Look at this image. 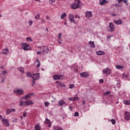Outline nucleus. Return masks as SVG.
<instances>
[{
  "label": "nucleus",
  "instance_id": "nucleus-1",
  "mask_svg": "<svg viewBox=\"0 0 130 130\" xmlns=\"http://www.w3.org/2000/svg\"><path fill=\"white\" fill-rule=\"evenodd\" d=\"M81 5V1L74 0V3L71 5V8L73 10H76L79 8V7Z\"/></svg>",
  "mask_w": 130,
  "mask_h": 130
},
{
  "label": "nucleus",
  "instance_id": "nucleus-2",
  "mask_svg": "<svg viewBox=\"0 0 130 130\" xmlns=\"http://www.w3.org/2000/svg\"><path fill=\"white\" fill-rule=\"evenodd\" d=\"M21 47L24 51H28V50L31 49V46L27 43H22L21 44Z\"/></svg>",
  "mask_w": 130,
  "mask_h": 130
},
{
  "label": "nucleus",
  "instance_id": "nucleus-3",
  "mask_svg": "<svg viewBox=\"0 0 130 130\" xmlns=\"http://www.w3.org/2000/svg\"><path fill=\"white\" fill-rule=\"evenodd\" d=\"M13 92L17 95H24V90L22 88H16L13 90Z\"/></svg>",
  "mask_w": 130,
  "mask_h": 130
},
{
  "label": "nucleus",
  "instance_id": "nucleus-4",
  "mask_svg": "<svg viewBox=\"0 0 130 130\" xmlns=\"http://www.w3.org/2000/svg\"><path fill=\"white\" fill-rule=\"evenodd\" d=\"M111 73V69L109 68H107L103 70V74L104 75H107L109 76L110 74Z\"/></svg>",
  "mask_w": 130,
  "mask_h": 130
},
{
  "label": "nucleus",
  "instance_id": "nucleus-5",
  "mask_svg": "<svg viewBox=\"0 0 130 130\" xmlns=\"http://www.w3.org/2000/svg\"><path fill=\"white\" fill-rule=\"evenodd\" d=\"M53 79L54 80H62L63 79H64V75H55L53 76Z\"/></svg>",
  "mask_w": 130,
  "mask_h": 130
},
{
  "label": "nucleus",
  "instance_id": "nucleus-6",
  "mask_svg": "<svg viewBox=\"0 0 130 130\" xmlns=\"http://www.w3.org/2000/svg\"><path fill=\"white\" fill-rule=\"evenodd\" d=\"M2 122L3 125L4 126H7L9 127L10 126V122H9V120L8 119H2Z\"/></svg>",
  "mask_w": 130,
  "mask_h": 130
},
{
  "label": "nucleus",
  "instance_id": "nucleus-7",
  "mask_svg": "<svg viewBox=\"0 0 130 130\" xmlns=\"http://www.w3.org/2000/svg\"><path fill=\"white\" fill-rule=\"evenodd\" d=\"M31 78L34 81H35V80H38L40 78V74L37 73L36 74H32Z\"/></svg>",
  "mask_w": 130,
  "mask_h": 130
},
{
  "label": "nucleus",
  "instance_id": "nucleus-8",
  "mask_svg": "<svg viewBox=\"0 0 130 130\" xmlns=\"http://www.w3.org/2000/svg\"><path fill=\"white\" fill-rule=\"evenodd\" d=\"M69 21H70L71 23H74V24L76 23V21H75V17L74 16V15L70 14L69 16Z\"/></svg>",
  "mask_w": 130,
  "mask_h": 130
},
{
  "label": "nucleus",
  "instance_id": "nucleus-9",
  "mask_svg": "<svg viewBox=\"0 0 130 130\" xmlns=\"http://www.w3.org/2000/svg\"><path fill=\"white\" fill-rule=\"evenodd\" d=\"M16 112V109L14 108L8 109L6 110V115H9V114H10V113H12V112Z\"/></svg>",
  "mask_w": 130,
  "mask_h": 130
},
{
  "label": "nucleus",
  "instance_id": "nucleus-10",
  "mask_svg": "<svg viewBox=\"0 0 130 130\" xmlns=\"http://www.w3.org/2000/svg\"><path fill=\"white\" fill-rule=\"evenodd\" d=\"M25 103H26V106H30L31 105H34V102L31 100H28L27 101H25Z\"/></svg>",
  "mask_w": 130,
  "mask_h": 130
},
{
  "label": "nucleus",
  "instance_id": "nucleus-11",
  "mask_svg": "<svg viewBox=\"0 0 130 130\" xmlns=\"http://www.w3.org/2000/svg\"><path fill=\"white\" fill-rule=\"evenodd\" d=\"M109 28L110 29L111 32H113L115 30V26H114V24L112 22H110L109 23Z\"/></svg>",
  "mask_w": 130,
  "mask_h": 130
},
{
  "label": "nucleus",
  "instance_id": "nucleus-12",
  "mask_svg": "<svg viewBox=\"0 0 130 130\" xmlns=\"http://www.w3.org/2000/svg\"><path fill=\"white\" fill-rule=\"evenodd\" d=\"M10 52V50L9 49L6 48L4 49L0 53L1 54H4L5 55H7Z\"/></svg>",
  "mask_w": 130,
  "mask_h": 130
},
{
  "label": "nucleus",
  "instance_id": "nucleus-13",
  "mask_svg": "<svg viewBox=\"0 0 130 130\" xmlns=\"http://www.w3.org/2000/svg\"><path fill=\"white\" fill-rule=\"evenodd\" d=\"M124 118H125V120H127V121L129 120V119H130L129 112H125Z\"/></svg>",
  "mask_w": 130,
  "mask_h": 130
},
{
  "label": "nucleus",
  "instance_id": "nucleus-14",
  "mask_svg": "<svg viewBox=\"0 0 130 130\" xmlns=\"http://www.w3.org/2000/svg\"><path fill=\"white\" fill-rule=\"evenodd\" d=\"M80 76L82 78H88L89 77V73L88 72H83L80 74Z\"/></svg>",
  "mask_w": 130,
  "mask_h": 130
},
{
  "label": "nucleus",
  "instance_id": "nucleus-15",
  "mask_svg": "<svg viewBox=\"0 0 130 130\" xmlns=\"http://www.w3.org/2000/svg\"><path fill=\"white\" fill-rule=\"evenodd\" d=\"M92 12H91V11H87L85 13V17L86 18H91V17H92Z\"/></svg>",
  "mask_w": 130,
  "mask_h": 130
},
{
  "label": "nucleus",
  "instance_id": "nucleus-16",
  "mask_svg": "<svg viewBox=\"0 0 130 130\" xmlns=\"http://www.w3.org/2000/svg\"><path fill=\"white\" fill-rule=\"evenodd\" d=\"M108 3V1L106 0H100L99 4L101 6H104V5H106Z\"/></svg>",
  "mask_w": 130,
  "mask_h": 130
},
{
  "label": "nucleus",
  "instance_id": "nucleus-17",
  "mask_svg": "<svg viewBox=\"0 0 130 130\" xmlns=\"http://www.w3.org/2000/svg\"><path fill=\"white\" fill-rule=\"evenodd\" d=\"M114 23H115V24H116L117 25H121L123 22L122 20H121V19H118V20H114Z\"/></svg>",
  "mask_w": 130,
  "mask_h": 130
},
{
  "label": "nucleus",
  "instance_id": "nucleus-18",
  "mask_svg": "<svg viewBox=\"0 0 130 130\" xmlns=\"http://www.w3.org/2000/svg\"><path fill=\"white\" fill-rule=\"evenodd\" d=\"M19 105L21 106V107H23L24 106H26V101L24 102L23 100H20L19 103Z\"/></svg>",
  "mask_w": 130,
  "mask_h": 130
},
{
  "label": "nucleus",
  "instance_id": "nucleus-19",
  "mask_svg": "<svg viewBox=\"0 0 130 130\" xmlns=\"http://www.w3.org/2000/svg\"><path fill=\"white\" fill-rule=\"evenodd\" d=\"M96 54H97V55H104L105 52L102 51H98L96 52Z\"/></svg>",
  "mask_w": 130,
  "mask_h": 130
},
{
  "label": "nucleus",
  "instance_id": "nucleus-20",
  "mask_svg": "<svg viewBox=\"0 0 130 130\" xmlns=\"http://www.w3.org/2000/svg\"><path fill=\"white\" fill-rule=\"evenodd\" d=\"M115 68L117 70H123V69H124V67L121 65H117L115 66Z\"/></svg>",
  "mask_w": 130,
  "mask_h": 130
},
{
  "label": "nucleus",
  "instance_id": "nucleus-21",
  "mask_svg": "<svg viewBox=\"0 0 130 130\" xmlns=\"http://www.w3.org/2000/svg\"><path fill=\"white\" fill-rule=\"evenodd\" d=\"M33 95L32 93H29L24 96V99H30L31 98V96Z\"/></svg>",
  "mask_w": 130,
  "mask_h": 130
},
{
  "label": "nucleus",
  "instance_id": "nucleus-22",
  "mask_svg": "<svg viewBox=\"0 0 130 130\" xmlns=\"http://www.w3.org/2000/svg\"><path fill=\"white\" fill-rule=\"evenodd\" d=\"M40 124L39 123L37 124H36L35 126V129L34 130H41V127L39 125Z\"/></svg>",
  "mask_w": 130,
  "mask_h": 130
},
{
  "label": "nucleus",
  "instance_id": "nucleus-23",
  "mask_svg": "<svg viewBox=\"0 0 130 130\" xmlns=\"http://www.w3.org/2000/svg\"><path fill=\"white\" fill-rule=\"evenodd\" d=\"M58 104L60 106H63V105H66V102L63 100H60L58 102Z\"/></svg>",
  "mask_w": 130,
  "mask_h": 130
},
{
  "label": "nucleus",
  "instance_id": "nucleus-24",
  "mask_svg": "<svg viewBox=\"0 0 130 130\" xmlns=\"http://www.w3.org/2000/svg\"><path fill=\"white\" fill-rule=\"evenodd\" d=\"M88 44H89V45H90L92 48H95V44H94V42L90 41L88 42Z\"/></svg>",
  "mask_w": 130,
  "mask_h": 130
},
{
  "label": "nucleus",
  "instance_id": "nucleus-25",
  "mask_svg": "<svg viewBox=\"0 0 130 130\" xmlns=\"http://www.w3.org/2000/svg\"><path fill=\"white\" fill-rule=\"evenodd\" d=\"M122 76L123 78H128L129 74H128V73L124 72L122 74Z\"/></svg>",
  "mask_w": 130,
  "mask_h": 130
},
{
  "label": "nucleus",
  "instance_id": "nucleus-26",
  "mask_svg": "<svg viewBox=\"0 0 130 130\" xmlns=\"http://www.w3.org/2000/svg\"><path fill=\"white\" fill-rule=\"evenodd\" d=\"M18 72H20V73H21V74H23V73H24V68H23L22 67L18 68Z\"/></svg>",
  "mask_w": 130,
  "mask_h": 130
},
{
  "label": "nucleus",
  "instance_id": "nucleus-27",
  "mask_svg": "<svg viewBox=\"0 0 130 130\" xmlns=\"http://www.w3.org/2000/svg\"><path fill=\"white\" fill-rule=\"evenodd\" d=\"M53 128L54 130H63L62 128L56 126H54Z\"/></svg>",
  "mask_w": 130,
  "mask_h": 130
},
{
  "label": "nucleus",
  "instance_id": "nucleus-28",
  "mask_svg": "<svg viewBox=\"0 0 130 130\" xmlns=\"http://www.w3.org/2000/svg\"><path fill=\"white\" fill-rule=\"evenodd\" d=\"M26 40L28 42H32L33 41V39L30 37L26 38Z\"/></svg>",
  "mask_w": 130,
  "mask_h": 130
},
{
  "label": "nucleus",
  "instance_id": "nucleus-29",
  "mask_svg": "<svg viewBox=\"0 0 130 130\" xmlns=\"http://www.w3.org/2000/svg\"><path fill=\"white\" fill-rule=\"evenodd\" d=\"M36 62L37 63H38V64H37V68H39V67H40V64H41V63H40V61H39V59H36Z\"/></svg>",
  "mask_w": 130,
  "mask_h": 130
},
{
  "label": "nucleus",
  "instance_id": "nucleus-30",
  "mask_svg": "<svg viewBox=\"0 0 130 130\" xmlns=\"http://www.w3.org/2000/svg\"><path fill=\"white\" fill-rule=\"evenodd\" d=\"M58 86H60V87H62L63 88H64L66 87V84L62 83H60L59 84L57 85V87H58Z\"/></svg>",
  "mask_w": 130,
  "mask_h": 130
},
{
  "label": "nucleus",
  "instance_id": "nucleus-31",
  "mask_svg": "<svg viewBox=\"0 0 130 130\" xmlns=\"http://www.w3.org/2000/svg\"><path fill=\"white\" fill-rule=\"evenodd\" d=\"M124 104H125V105H130V101L127 100H125L124 101Z\"/></svg>",
  "mask_w": 130,
  "mask_h": 130
},
{
  "label": "nucleus",
  "instance_id": "nucleus-32",
  "mask_svg": "<svg viewBox=\"0 0 130 130\" xmlns=\"http://www.w3.org/2000/svg\"><path fill=\"white\" fill-rule=\"evenodd\" d=\"M67 17V13H64V14H62L61 16V19L62 20V19H64Z\"/></svg>",
  "mask_w": 130,
  "mask_h": 130
},
{
  "label": "nucleus",
  "instance_id": "nucleus-33",
  "mask_svg": "<svg viewBox=\"0 0 130 130\" xmlns=\"http://www.w3.org/2000/svg\"><path fill=\"white\" fill-rule=\"evenodd\" d=\"M32 75H33V74H31V73H26V76H27V77H28V78H32Z\"/></svg>",
  "mask_w": 130,
  "mask_h": 130
},
{
  "label": "nucleus",
  "instance_id": "nucleus-34",
  "mask_svg": "<svg viewBox=\"0 0 130 130\" xmlns=\"http://www.w3.org/2000/svg\"><path fill=\"white\" fill-rule=\"evenodd\" d=\"M44 123H45L46 124H48V123H49V119H48V118H46Z\"/></svg>",
  "mask_w": 130,
  "mask_h": 130
},
{
  "label": "nucleus",
  "instance_id": "nucleus-35",
  "mask_svg": "<svg viewBox=\"0 0 130 130\" xmlns=\"http://www.w3.org/2000/svg\"><path fill=\"white\" fill-rule=\"evenodd\" d=\"M48 48H45L44 50H43V52H45L46 53H48Z\"/></svg>",
  "mask_w": 130,
  "mask_h": 130
},
{
  "label": "nucleus",
  "instance_id": "nucleus-36",
  "mask_svg": "<svg viewBox=\"0 0 130 130\" xmlns=\"http://www.w3.org/2000/svg\"><path fill=\"white\" fill-rule=\"evenodd\" d=\"M111 121L112 122V124H113V125H114V124H115V123H116V122L115 121V120H114V119H112L111 120Z\"/></svg>",
  "mask_w": 130,
  "mask_h": 130
},
{
  "label": "nucleus",
  "instance_id": "nucleus-37",
  "mask_svg": "<svg viewBox=\"0 0 130 130\" xmlns=\"http://www.w3.org/2000/svg\"><path fill=\"white\" fill-rule=\"evenodd\" d=\"M35 19L36 20H39L40 19V15L38 14L37 16H35Z\"/></svg>",
  "mask_w": 130,
  "mask_h": 130
},
{
  "label": "nucleus",
  "instance_id": "nucleus-38",
  "mask_svg": "<svg viewBox=\"0 0 130 130\" xmlns=\"http://www.w3.org/2000/svg\"><path fill=\"white\" fill-rule=\"evenodd\" d=\"M73 88H75V85L72 84L70 85L69 89H73Z\"/></svg>",
  "mask_w": 130,
  "mask_h": 130
},
{
  "label": "nucleus",
  "instance_id": "nucleus-39",
  "mask_svg": "<svg viewBox=\"0 0 130 130\" xmlns=\"http://www.w3.org/2000/svg\"><path fill=\"white\" fill-rule=\"evenodd\" d=\"M75 17L76 19H78L79 20H80V19H81V17H80V15H78V14H76L75 16Z\"/></svg>",
  "mask_w": 130,
  "mask_h": 130
},
{
  "label": "nucleus",
  "instance_id": "nucleus-40",
  "mask_svg": "<svg viewBox=\"0 0 130 130\" xmlns=\"http://www.w3.org/2000/svg\"><path fill=\"white\" fill-rule=\"evenodd\" d=\"M32 24H33V21L29 20L28 21V24L29 26H32Z\"/></svg>",
  "mask_w": 130,
  "mask_h": 130
},
{
  "label": "nucleus",
  "instance_id": "nucleus-41",
  "mask_svg": "<svg viewBox=\"0 0 130 130\" xmlns=\"http://www.w3.org/2000/svg\"><path fill=\"white\" fill-rule=\"evenodd\" d=\"M73 100L74 101H79V97H74Z\"/></svg>",
  "mask_w": 130,
  "mask_h": 130
},
{
  "label": "nucleus",
  "instance_id": "nucleus-42",
  "mask_svg": "<svg viewBox=\"0 0 130 130\" xmlns=\"http://www.w3.org/2000/svg\"><path fill=\"white\" fill-rule=\"evenodd\" d=\"M45 106H46V107H48V106H49V103L45 102Z\"/></svg>",
  "mask_w": 130,
  "mask_h": 130
},
{
  "label": "nucleus",
  "instance_id": "nucleus-43",
  "mask_svg": "<svg viewBox=\"0 0 130 130\" xmlns=\"http://www.w3.org/2000/svg\"><path fill=\"white\" fill-rule=\"evenodd\" d=\"M116 8H118V7H122V5H120L119 4H116L115 5Z\"/></svg>",
  "mask_w": 130,
  "mask_h": 130
},
{
  "label": "nucleus",
  "instance_id": "nucleus-44",
  "mask_svg": "<svg viewBox=\"0 0 130 130\" xmlns=\"http://www.w3.org/2000/svg\"><path fill=\"white\" fill-rule=\"evenodd\" d=\"M2 74H3V75H7V74H8V72H7V71H6V70L2 71Z\"/></svg>",
  "mask_w": 130,
  "mask_h": 130
},
{
  "label": "nucleus",
  "instance_id": "nucleus-45",
  "mask_svg": "<svg viewBox=\"0 0 130 130\" xmlns=\"http://www.w3.org/2000/svg\"><path fill=\"white\" fill-rule=\"evenodd\" d=\"M123 3L124 4H126V5L127 6L128 5V3H127V0H123Z\"/></svg>",
  "mask_w": 130,
  "mask_h": 130
},
{
  "label": "nucleus",
  "instance_id": "nucleus-46",
  "mask_svg": "<svg viewBox=\"0 0 130 130\" xmlns=\"http://www.w3.org/2000/svg\"><path fill=\"white\" fill-rule=\"evenodd\" d=\"M58 39L60 40L61 39V33H59L58 36Z\"/></svg>",
  "mask_w": 130,
  "mask_h": 130
},
{
  "label": "nucleus",
  "instance_id": "nucleus-47",
  "mask_svg": "<svg viewBox=\"0 0 130 130\" xmlns=\"http://www.w3.org/2000/svg\"><path fill=\"white\" fill-rule=\"evenodd\" d=\"M27 116V113H26V112H24L23 113V116L24 117H26V116Z\"/></svg>",
  "mask_w": 130,
  "mask_h": 130
},
{
  "label": "nucleus",
  "instance_id": "nucleus-48",
  "mask_svg": "<svg viewBox=\"0 0 130 130\" xmlns=\"http://www.w3.org/2000/svg\"><path fill=\"white\" fill-rule=\"evenodd\" d=\"M13 122H18V119L15 118L13 120Z\"/></svg>",
  "mask_w": 130,
  "mask_h": 130
},
{
  "label": "nucleus",
  "instance_id": "nucleus-49",
  "mask_svg": "<svg viewBox=\"0 0 130 130\" xmlns=\"http://www.w3.org/2000/svg\"><path fill=\"white\" fill-rule=\"evenodd\" d=\"M75 116H79V112H76L75 113Z\"/></svg>",
  "mask_w": 130,
  "mask_h": 130
},
{
  "label": "nucleus",
  "instance_id": "nucleus-50",
  "mask_svg": "<svg viewBox=\"0 0 130 130\" xmlns=\"http://www.w3.org/2000/svg\"><path fill=\"white\" fill-rule=\"evenodd\" d=\"M108 94H110V91H107L104 93V95H108Z\"/></svg>",
  "mask_w": 130,
  "mask_h": 130
},
{
  "label": "nucleus",
  "instance_id": "nucleus-51",
  "mask_svg": "<svg viewBox=\"0 0 130 130\" xmlns=\"http://www.w3.org/2000/svg\"><path fill=\"white\" fill-rule=\"evenodd\" d=\"M37 54L38 55H41V51H38V52H37Z\"/></svg>",
  "mask_w": 130,
  "mask_h": 130
},
{
  "label": "nucleus",
  "instance_id": "nucleus-52",
  "mask_svg": "<svg viewBox=\"0 0 130 130\" xmlns=\"http://www.w3.org/2000/svg\"><path fill=\"white\" fill-rule=\"evenodd\" d=\"M99 82H100V83H103V82H104V80H103V79H100L99 80Z\"/></svg>",
  "mask_w": 130,
  "mask_h": 130
},
{
  "label": "nucleus",
  "instance_id": "nucleus-53",
  "mask_svg": "<svg viewBox=\"0 0 130 130\" xmlns=\"http://www.w3.org/2000/svg\"><path fill=\"white\" fill-rule=\"evenodd\" d=\"M69 100H70V101H73L74 99H73V98H70Z\"/></svg>",
  "mask_w": 130,
  "mask_h": 130
},
{
  "label": "nucleus",
  "instance_id": "nucleus-54",
  "mask_svg": "<svg viewBox=\"0 0 130 130\" xmlns=\"http://www.w3.org/2000/svg\"><path fill=\"white\" fill-rule=\"evenodd\" d=\"M69 109L71 110V111H73V107H69Z\"/></svg>",
  "mask_w": 130,
  "mask_h": 130
},
{
  "label": "nucleus",
  "instance_id": "nucleus-55",
  "mask_svg": "<svg viewBox=\"0 0 130 130\" xmlns=\"http://www.w3.org/2000/svg\"><path fill=\"white\" fill-rule=\"evenodd\" d=\"M50 2L51 3H54V2H55V0H50Z\"/></svg>",
  "mask_w": 130,
  "mask_h": 130
},
{
  "label": "nucleus",
  "instance_id": "nucleus-56",
  "mask_svg": "<svg viewBox=\"0 0 130 130\" xmlns=\"http://www.w3.org/2000/svg\"><path fill=\"white\" fill-rule=\"evenodd\" d=\"M118 3H121V2H123V0H118Z\"/></svg>",
  "mask_w": 130,
  "mask_h": 130
},
{
  "label": "nucleus",
  "instance_id": "nucleus-57",
  "mask_svg": "<svg viewBox=\"0 0 130 130\" xmlns=\"http://www.w3.org/2000/svg\"><path fill=\"white\" fill-rule=\"evenodd\" d=\"M82 103H83V104H85L86 102L85 101L83 100L82 101Z\"/></svg>",
  "mask_w": 130,
  "mask_h": 130
},
{
  "label": "nucleus",
  "instance_id": "nucleus-58",
  "mask_svg": "<svg viewBox=\"0 0 130 130\" xmlns=\"http://www.w3.org/2000/svg\"><path fill=\"white\" fill-rule=\"evenodd\" d=\"M36 2H39V3H41V1L40 0H35Z\"/></svg>",
  "mask_w": 130,
  "mask_h": 130
},
{
  "label": "nucleus",
  "instance_id": "nucleus-59",
  "mask_svg": "<svg viewBox=\"0 0 130 130\" xmlns=\"http://www.w3.org/2000/svg\"><path fill=\"white\" fill-rule=\"evenodd\" d=\"M56 84H58V85H59L60 83H59L58 81H56Z\"/></svg>",
  "mask_w": 130,
  "mask_h": 130
},
{
  "label": "nucleus",
  "instance_id": "nucleus-60",
  "mask_svg": "<svg viewBox=\"0 0 130 130\" xmlns=\"http://www.w3.org/2000/svg\"><path fill=\"white\" fill-rule=\"evenodd\" d=\"M46 19L47 20L49 19V17L48 16H46Z\"/></svg>",
  "mask_w": 130,
  "mask_h": 130
},
{
  "label": "nucleus",
  "instance_id": "nucleus-61",
  "mask_svg": "<svg viewBox=\"0 0 130 130\" xmlns=\"http://www.w3.org/2000/svg\"><path fill=\"white\" fill-rule=\"evenodd\" d=\"M46 31H47V32H48V28H46Z\"/></svg>",
  "mask_w": 130,
  "mask_h": 130
},
{
  "label": "nucleus",
  "instance_id": "nucleus-62",
  "mask_svg": "<svg viewBox=\"0 0 130 130\" xmlns=\"http://www.w3.org/2000/svg\"><path fill=\"white\" fill-rule=\"evenodd\" d=\"M2 118H3V116L0 115V119H2Z\"/></svg>",
  "mask_w": 130,
  "mask_h": 130
},
{
  "label": "nucleus",
  "instance_id": "nucleus-63",
  "mask_svg": "<svg viewBox=\"0 0 130 130\" xmlns=\"http://www.w3.org/2000/svg\"><path fill=\"white\" fill-rule=\"evenodd\" d=\"M41 71H42L43 72H44V69L42 68V69H41Z\"/></svg>",
  "mask_w": 130,
  "mask_h": 130
},
{
  "label": "nucleus",
  "instance_id": "nucleus-64",
  "mask_svg": "<svg viewBox=\"0 0 130 130\" xmlns=\"http://www.w3.org/2000/svg\"><path fill=\"white\" fill-rule=\"evenodd\" d=\"M32 83H33V85H35V81H32Z\"/></svg>",
  "mask_w": 130,
  "mask_h": 130
}]
</instances>
